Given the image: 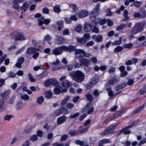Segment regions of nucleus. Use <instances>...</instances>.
<instances>
[{"mask_svg":"<svg viewBox=\"0 0 146 146\" xmlns=\"http://www.w3.org/2000/svg\"><path fill=\"white\" fill-rule=\"evenodd\" d=\"M116 117L114 115L110 116L108 117L104 121V123H106L108 122L111 121L114 119H115L116 118Z\"/></svg>","mask_w":146,"mask_h":146,"instance_id":"nucleus-28","label":"nucleus"},{"mask_svg":"<svg viewBox=\"0 0 146 146\" xmlns=\"http://www.w3.org/2000/svg\"><path fill=\"white\" fill-rule=\"evenodd\" d=\"M66 120V117L65 115H63L58 117L57 121L58 124L60 125L65 122Z\"/></svg>","mask_w":146,"mask_h":146,"instance_id":"nucleus-11","label":"nucleus"},{"mask_svg":"<svg viewBox=\"0 0 146 146\" xmlns=\"http://www.w3.org/2000/svg\"><path fill=\"white\" fill-rule=\"evenodd\" d=\"M101 144H104L106 143H110L111 142V140L108 139H104L100 141Z\"/></svg>","mask_w":146,"mask_h":146,"instance_id":"nucleus-30","label":"nucleus"},{"mask_svg":"<svg viewBox=\"0 0 146 146\" xmlns=\"http://www.w3.org/2000/svg\"><path fill=\"white\" fill-rule=\"evenodd\" d=\"M80 62L84 66H85L88 67L90 62L91 61L90 60H88L86 58H79Z\"/></svg>","mask_w":146,"mask_h":146,"instance_id":"nucleus-9","label":"nucleus"},{"mask_svg":"<svg viewBox=\"0 0 146 146\" xmlns=\"http://www.w3.org/2000/svg\"><path fill=\"white\" fill-rule=\"evenodd\" d=\"M21 98L23 100H26L29 99V97L27 95L25 94L21 96Z\"/></svg>","mask_w":146,"mask_h":146,"instance_id":"nucleus-60","label":"nucleus"},{"mask_svg":"<svg viewBox=\"0 0 146 146\" xmlns=\"http://www.w3.org/2000/svg\"><path fill=\"white\" fill-rule=\"evenodd\" d=\"M44 100V98L43 97V96H40L37 98L36 102L38 104L40 105L43 102Z\"/></svg>","mask_w":146,"mask_h":146,"instance_id":"nucleus-34","label":"nucleus"},{"mask_svg":"<svg viewBox=\"0 0 146 146\" xmlns=\"http://www.w3.org/2000/svg\"><path fill=\"white\" fill-rule=\"evenodd\" d=\"M122 39V37H120L119 40H117L116 41H113L112 43V44L113 45H118L120 44L121 42Z\"/></svg>","mask_w":146,"mask_h":146,"instance_id":"nucleus-37","label":"nucleus"},{"mask_svg":"<svg viewBox=\"0 0 146 146\" xmlns=\"http://www.w3.org/2000/svg\"><path fill=\"white\" fill-rule=\"evenodd\" d=\"M69 6L72 8V9L75 11H76L78 8L77 6L74 4H70L69 5Z\"/></svg>","mask_w":146,"mask_h":146,"instance_id":"nucleus-46","label":"nucleus"},{"mask_svg":"<svg viewBox=\"0 0 146 146\" xmlns=\"http://www.w3.org/2000/svg\"><path fill=\"white\" fill-rule=\"evenodd\" d=\"M69 75L73 80L78 83L81 82L85 79L84 74L78 70L70 72Z\"/></svg>","mask_w":146,"mask_h":146,"instance_id":"nucleus-1","label":"nucleus"},{"mask_svg":"<svg viewBox=\"0 0 146 146\" xmlns=\"http://www.w3.org/2000/svg\"><path fill=\"white\" fill-rule=\"evenodd\" d=\"M74 106V105L73 104L70 103H68L66 104L67 108L70 109H72Z\"/></svg>","mask_w":146,"mask_h":146,"instance_id":"nucleus-56","label":"nucleus"},{"mask_svg":"<svg viewBox=\"0 0 146 146\" xmlns=\"http://www.w3.org/2000/svg\"><path fill=\"white\" fill-rule=\"evenodd\" d=\"M102 36L101 35H99L97 36V38L96 41L98 42H101L102 41Z\"/></svg>","mask_w":146,"mask_h":146,"instance_id":"nucleus-50","label":"nucleus"},{"mask_svg":"<svg viewBox=\"0 0 146 146\" xmlns=\"http://www.w3.org/2000/svg\"><path fill=\"white\" fill-rule=\"evenodd\" d=\"M146 143V138L141 141L138 144V146H141L142 145Z\"/></svg>","mask_w":146,"mask_h":146,"instance_id":"nucleus-64","label":"nucleus"},{"mask_svg":"<svg viewBox=\"0 0 146 146\" xmlns=\"http://www.w3.org/2000/svg\"><path fill=\"white\" fill-rule=\"evenodd\" d=\"M50 79L51 85L53 86H56L58 84V82L57 80L51 78Z\"/></svg>","mask_w":146,"mask_h":146,"instance_id":"nucleus-43","label":"nucleus"},{"mask_svg":"<svg viewBox=\"0 0 146 146\" xmlns=\"http://www.w3.org/2000/svg\"><path fill=\"white\" fill-rule=\"evenodd\" d=\"M10 92L9 91H6L4 92L3 93L1 94V96H2L3 99V100H6L7 98V96L9 94Z\"/></svg>","mask_w":146,"mask_h":146,"instance_id":"nucleus-25","label":"nucleus"},{"mask_svg":"<svg viewBox=\"0 0 146 146\" xmlns=\"http://www.w3.org/2000/svg\"><path fill=\"white\" fill-rule=\"evenodd\" d=\"M69 99V97L68 96H67L61 102L62 104H65L68 101Z\"/></svg>","mask_w":146,"mask_h":146,"instance_id":"nucleus-49","label":"nucleus"},{"mask_svg":"<svg viewBox=\"0 0 146 146\" xmlns=\"http://www.w3.org/2000/svg\"><path fill=\"white\" fill-rule=\"evenodd\" d=\"M127 72L126 71H124L121 72L120 74V76L121 77H123L127 74Z\"/></svg>","mask_w":146,"mask_h":146,"instance_id":"nucleus-63","label":"nucleus"},{"mask_svg":"<svg viewBox=\"0 0 146 146\" xmlns=\"http://www.w3.org/2000/svg\"><path fill=\"white\" fill-rule=\"evenodd\" d=\"M100 18H97L91 22V24L93 26H97L98 24H100Z\"/></svg>","mask_w":146,"mask_h":146,"instance_id":"nucleus-32","label":"nucleus"},{"mask_svg":"<svg viewBox=\"0 0 146 146\" xmlns=\"http://www.w3.org/2000/svg\"><path fill=\"white\" fill-rule=\"evenodd\" d=\"M144 24L143 23H140L137 24V33L141 32L143 30Z\"/></svg>","mask_w":146,"mask_h":146,"instance_id":"nucleus-22","label":"nucleus"},{"mask_svg":"<svg viewBox=\"0 0 146 146\" xmlns=\"http://www.w3.org/2000/svg\"><path fill=\"white\" fill-rule=\"evenodd\" d=\"M74 47V49L72 52L74 51V52L76 55H78L80 54L78 56V58H83L84 57H88L90 56V54L88 53H86L85 51L82 49H76V46L72 45H70Z\"/></svg>","mask_w":146,"mask_h":146,"instance_id":"nucleus-3","label":"nucleus"},{"mask_svg":"<svg viewBox=\"0 0 146 146\" xmlns=\"http://www.w3.org/2000/svg\"><path fill=\"white\" fill-rule=\"evenodd\" d=\"M53 9L54 11L57 13H59L61 11V9L60 8V6L59 5L55 6L54 7Z\"/></svg>","mask_w":146,"mask_h":146,"instance_id":"nucleus-36","label":"nucleus"},{"mask_svg":"<svg viewBox=\"0 0 146 146\" xmlns=\"http://www.w3.org/2000/svg\"><path fill=\"white\" fill-rule=\"evenodd\" d=\"M57 25H58V29L59 31H60L64 28V22L62 20L57 21L56 22Z\"/></svg>","mask_w":146,"mask_h":146,"instance_id":"nucleus-15","label":"nucleus"},{"mask_svg":"<svg viewBox=\"0 0 146 146\" xmlns=\"http://www.w3.org/2000/svg\"><path fill=\"white\" fill-rule=\"evenodd\" d=\"M79 17L82 18L85 17L88 15L89 13L88 11L85 10L81 11L78 14H76Z\"/></svg>","mask_w":146,"mask_h":146,"instance_id":"nucleus-6","label":"nucleus"},{"mask_svg":"<svg viewBox=\"0 0 146 146\" xmlns=\"http://www.w3.org/2000/svg\"><path fill=\"white\" fill-rule=\"evenodd\" d=\"M7 57V55L6 54H4L1 56L0 58V64H1L5 60Z\"/></svg>","mask_w":146,"mask_h":146,"instance_id":"nucleus-58","label":"nucleus"},{"mask_svg":"<svg viewBox=\"0 0 146 146\" xmlns=\"http://www.w3.org/2000/svg\"><path fill=\"white\" fill-rule=\"evenodd\" d=\"M123 113V111L120 110L117 112L116 113H115L114 115L116 117V118H117L120 116Z\"/></svg>","mask_w":146,"mask_h":146,"instance_id":"nucleus-52","label":"nucleus"},{"mask_svg":"<svg viewBox=\"0 0 146 146\" xmlns=\"http://www.w3.org/2000/svg\"><path fill=\"white\" fill-rule=\"evenodd\" d=\"M63 112L59 108L56 110L54 111L55 115L57 116L61 115Z\"/></svg>","mask_w":146,"mask_h":146,"instance_id":"nucleus-42","label":"nucleus"},{"mask_svg":"<svg viewBox=\"0 0 146 146\" xmlns=\"http://www.w3.org/2000/svg\"><path fill=\"white\" fill-rule=\"evenodd\" d=\"M119 81V80L118 79L115 77H113L110 80L109 83L110 84L113 85L117 83Z\"/></svg>","mask_w":146,"mask_h":146,"instance_id":"nucleus-19","label":"nucleus"},{"mask_svg":"<svg viewBox=\"0 0 146 146\" xmlns=\"http://www.w3.org/2000/svg\"><path fill=\"white\" fill-rule=\"evenodd\" d=\"M76 39L77 42L83 44H85L87 42L86 40H85L83 37L80 38L76 37Z\"/></svg>","mask_w":146,"mask_h":146,"instance_id":"nucleus-20","label":"nucleus"},{"mask_svg":"<svg viewBox=\"0 0 146 146\" xmlns=\"http://www.w3.org/2000/svg\"><path fill=\"white\" fill-rule=\"evenodd\" d=\"M62 85L63 87L64 88L66 87L69 88L70 86V84L69 81L66 80L62 82Z\"/></svg>","mask_w":146,"mask_h":146,"instance_id":"nucleus-21","label":"nucleus"},{"mask_svg":"<svg viewBox=\"0 0 146 146\" xmlns=\"http://www.w3.org/2000/svg\"><path fill=\"white\" fill-rule=\"evenodd\" d=\"M113 130L109 126L106 128L102 132V135H108L109 134H111L114 133Z\"/></svg>","mask_w":146,"mask_h":146,"instance_id":"nucleus-8","label":"nucleus"},{"mask_svg":"<svg viewBox=\"0 0 146 146\" xmlns=\"http://www.w3.org/2000/svg\"><path fill=\"white\" fill-rule=\"evenodd\" d=\"M126 27V25L124 24H121L120 26H118L116 28V30L117 31H120L124 28Z\"/></svg>","mask_w":146,"mask_h":146,"instance_id":"nucleus-41","label":"nucleus"},{"mask_svg":"<svg viewBox=\"0 0 146 146\" xmlns=\"http://www.w3.org/2000/svg\"><path fill=\"white\" fill-rule=\"evenodd\" d=\"M123 49V47L120 46H117L114 49V51L115 53L121 52Z\"/></svg>","mask_w":146,"mask_h":146,"instance_id":"nucleus-38","label":"nucleus"},{"mask_svg":"<svg viewBox=\"0 0 146 146\" xmlns=\"http://www.w3.org/2000/svg\"><path fill=\"white\" fill-rule=\"evenodd\" d=\"M64 39L61 36H56L55 39L56 43L58 45L63 44L64 42Z\"/></svg>","mask_w":146,"mask_h":146,"instance_id":"nucleus-7","label":"nucleus"},{"mask_svg":"<svg viewBox=\"0 0 146 146\" xmlns=\"http://www.w3.org/2000/svg\"><path fill=\"white\" fill-rule=\"evenodd\" d=\"M44 39L47 41H49L52 39L51 37L48 34H47L44 37Z\"/></svg>","mask_w":146,"mask_h":146,"instance_id":"nucleus-55","label":"nucleus"},{"mask_svg":"<svg viewBox=\"0 0 146 146\" xmlns=\"http://www.w3.org/2000/svg\"><path fill=\"white\" fill-rule=\"evenodd\" d=\"M96 84V80H94L88 82L86 86L87 90H89L92 88L94 85Z\"/></svg>","mask_w":146,"mask_h":146,"instance_id":"nucleus-17","label":"nucleus"},{"mask_svg":"<svg viewBox=\"0 0 146 146\" xmlns=\"http://www.w3.org/2000/svg\"><path fill=\"white\" fill-rule=\"evenodd\" d=\"M39 49H37L35 48L30 47L27 49L26 53L28 54H31L35 53Z\"/></svg>","mask_w":146,"mask_h":146,"instance_id":"nucleus-14","label":"nucleus"},{"mask_svg":"<svg viewBox=\"0 0 146 146\" xmlns=\"http://www.w3.org/2000/svg\"><path fill=\"white\" fill-rule=\"evenodd\" d=\"M29 7V5L28 4L24 3L22 6L20 8L21 10H24L25 11H26V9L28 8Z\"/></svg>","mask_w":146,"mask_h":146,"instance_id":"nucleus-35","label":"nucleus"},{"mask_svg":"<svg viewBox=\"0 0 146 146\" xmlns=\"http://www.w3.org/2000/svg\"><path fill=\"white\" fill-rule=\"evenodd\" d=\"M28 78L31 82H34L35 81V79L33 78L32 75L29 73L28 74Z\"/></svg>","mask_w":146,"mask_h":146,"instance_id":"nucleus-54","label":"nucleus"},{"mask_svg":"<svg viewBox=\"0 0 146 146\" xmlns=\"http://www.w3.org/2000/svg\"><path fill=\"white\" fill-rule=\"evenodd\" d=\"M15 99V96H13L7 101V103L10 104H12L14 102Z\"/></svg>","mask_w":146,"mask_h":146,"instance_id":"nucleus-33","label":"nucleus"},{"mask_svg":"<svg viewBox=\"0 0 146 146\" xmlns=\"http://www.w3.org/2000/svg\"><path fill=\"white\" fill-rule=\"evenodd\" d=\"M4 101L2 99H0V111H3L5 109Z\"/></svg>","mask_w":146,"mask_h":146,"instance_id":"nucleus-29","label":"nucleus"},{"mask_svg":"<svg viewBox=\"0 0 146 146\" xmlns=\"http://www.w3.org/2000/svg\"><path fill=\"white\" fill-rule=\"evenodd\" d=\"M24 61V58L23 57H21L19 58L16 63L15 64V66L18 68H21L22 67V64Z\"/></svg>","mask_w":146,"mask_h":146,"instance_id":"nucleus-12","label":"nucleus"},{"mask_svg":"<svg viewBox=\"0 0 146 146\" xmlns=\"http://www.w3.org/2000/svg\"><path fill=\"white\" fill-rule=\"evenodd\" d=\"M92 25L89 23H86L84 25V30L86 32H88L92 31Z\"/></svg>","mask_w":146,"mask_h":146,"instance_id":"nucleus-13","label":"nucleus"},{"mask_svg":"<svg viewBox=\"0 0 146 146\" xmlns=\"http://www.w3.org/2000/svg\"><path fill=\"white\" fill-rule=\"evenodd\" d=\"M25 39V38L23 35L21 33H19L17 35L15 36V40H23Z\"/></svg>","mask_w":146,"mask_h":146,"instance_id":"nucleus-16","label":"nucleus"},{"mask_svg":"<svg viewBox=\"0 0 146 146\" xmlns=\"http://www.w3.org/2000/svg\"><path fill=\"white\" fill-rule=\"evenodd\" d=\"M139 11L142 14V15L144 16L145 17H146V11H145V9L144 7H140L139 10Z\"/></svg>","mask_w":146,"mask_h":146,"instance_id":"nucleus-39","label":"nucleus"},{"mask_svg":"<svg viewBox=\"0 0 146 146\" xmlns=\"http://www.w3.org/2000/svg\"><path fill=\"white\" fill-rule=\"evenodd\" d=\"M50 79H49L46 81L44 83V85L45 87H48L51 85Z\"/></svg>","mask_w":146,"mask_h":146,"instance_id":"nucleus-47","label":"nucleus"},{"mask_svg":"<svg viewBox=\"0 0 146 146\" xmlns=\"http://www.w3.org/2000/svg\"><path fill=\"white\" fill-rule=\"evenodd\" d=\"M87 100L89 101L90 103L92 102L93 100V96L90 94L88 93L85 94Z\"/></svg>","mask_w":146,"mask_h":146,"instance_id":"nucleus-26","label":"nucleus"},{"mask_svg":"<svg viewBox=\"0 0 146 146\" xmlns=\"http://www.w3.org/2000/svg\"><path fill=\"white\" fill-rule=\"evenodd\" d=\"M136 123V121H133L131 123V125L124 127L118 133V136L122 134H123L125 135L130 134L131 133V130L128 129L132 127Z\"/></svg>","mask_w":146,"mask_h":146,"instance_id":"nucleus-4","label":"nucleus"},{"mask_svg":"<svg viewBox=\"0 0 146 146\" xmlns=\"http://www.w3.org/2000/svg\"><path fill=\"white\" fill-rule=\"evenodd\" d=\"M61 87L60 86L56 87L54 89V93L56 94H58L61 93Z\"/></svg>","mask_w":146,"mask_h":146,"instance_id":"nucleus-24","label":"nucleus"},{"mask_svg":"<svg viewBox=\"0 0 146 146\" xmlns=\"http://www.w3.org/2000/svg\"><path fill=\"white\" fill-rule=\"evenodd\" d=\"M74 47L71 46H68L65 45L53 49V54L55 55H60L62 53L64 50L72 52L74 50Z\"/></svg>","mask_w":146,"mask_h":146,"instance_id":"nucleus-2","label":"nucleus"},{"mask_svg":"<svg viewBox=\"0 0 146 146\" xmlns=\"http://www.w3.org/2000/svg\"><path fill=\"white\" fill-rule=\"evenodd\" d=\"M37 139V136L35 134L31 136L30 138V140L33 141H36Z\"/></svg>","mask_w":146,"mask_h":146,"instance_id":"nucleus-48","label":"nucleus"},{"mask_svg":"<svg viewBox=\"0 0 146 146\" xmlns=\"http://www.w3.org/2000/svg\"><path fill=\"white\" fill-rule=\"evenodd\" d=\"M81 25L80 24H78L76 27L75 30L78 33H80L81 29Z\"/></svg>","mask_w":146,"mask_h":146,"instance_id":"nucleus-53","label":"nucleus"},{"mask_svg":"<svg viewBox=\"0 0 146 146\" xmlns=\"http://www.w3.org/2000/svg\"><path fill=\"white\" fill-rule=\"evenodd\" d=\"M48 74V73L47 71H43L40 74L36 75L35 78L36 80H41L43 78L46 76Z\"/></svg>","mask_w":146,"mask_h":146,"instance_id":"nucleus-10","label":"nucleus"},{"mask_svg":"<svg viewBox=\"0 0 146 146\" xmlns=\"http://www.w3.org/2000/svg\"><path fill=\"white\" fill-rule=\"evenodd\" d=\"M23 107V102L21 101H19L17 104L16 106V108L17 109L19 110L21 109Z\"/></svg>","mask_w":146,"mask_h":146,"instance_id":"nucleus-27","label":"nucleus"},{"mask_svg":"<svg viewBox=\"0 0 146 146\" xmlns=\"http://www.w3.org/2000/svg\"><path fill=\"white\" fill-rule=\"evenodd\" d=\"M139 93L142 95H143L146 93V90L143 89H140L139 91Z\"/></svg>","mask_w":146,"mask_h":146,"instance_id":"nucleus-62","label":"nucleus"},{"mask_svg":"<svg viewBox=\"0 0 146 146\" xmlns=\"http://www.w3.org/2000/svg\"><path fill=\"white\" fill-rule=\"evenodd\" d=\"M133 46V44L131 43L129 44H125L124 47L125 48H130Z\"/></svg>","mask_w":146,"mask_h":146,"instance_id":"nucleus-61","label":"nucleus"},{"mask_svg":"<svg viewBox=\"0 0 146 146\" xmlns=\"http://www.w3.org/2000/svg\"><path fill=\"white\" fill-rule=\"evenodd\" d=\"M93 27V29H92V31L93 32L97 33L99 32V29L98 28L96 27V26L93 25L92 28Z\"/></svg>","mask_w":146,"mask_h":146,"instance_id":"nucleus-51","label":"nucleus"},{"mask_svg":"<svg viewBox=\"0 0 146 146\" xmlns=\"http://www.w3.org/2000/svg\"><path fill=\"white\" fill-rule=\"evenodd\" d=\"M90 103H88L81 110V111L83 112L84 111H87L90 108Z\"/></svg>","mask_w":146,"mask_h":146,"instance_id":"nucleus-23","label":"nucleus"},{"mask_svg":"<svg viewBox=\"0 0 146 146\" xmlns=\"http://www.w3.org/2000/svg\"><path fill=\"white\" fill-rule=\"evenodd\" d=\"M44 18L43 17H41L40 18L38 19V25L39 26H42L44 23Z\"/></svg>","mask_w":146,"mask_h":146,"instance_id":"nucleus-40","label":"nucleus"},{"mask_svg":"<svg viewBox=\"0 0 146 146\" xmlns=\"http://www.w3.org/2000/svg\"><path fill=\"white\" fill-rule=\"evenodd\" d=\"M128 11L125 10L124 12V16L125 17V18L123 19V21H127L129 19V17H127Z\"/></svg>","mask_w":146,"mask_h":146,"instance_id":"nucleus-45","label":"nucleus"},{"mask_svg":"<svg viewBox=\"0 0 146 146\" xmlns=\"http://www.w3.org/2000/svg\"><path fill=\"white\" fill-rule=\"evenodd\" d=\"M119 121H117V122L114 123L112 124L111 125H110L109 127H110V128L113 130V128H114L115 127L117 126L119 124Z\"/></svg>","mask_w":146,"mask_h":146,"instance_id":"nucleus-44","label":"nucleus"},{"mask_svg":"<svg viewBox=\"0 0 146 146\" xmlns=\"http://www.w3.org/2000/svg\"><path fill=\"white\" fill-rule=\"evenodd\" d=\"M100 4H98L96 5L95 8L90 13V15L91 17L95 18L98 15L100 10Z\"/></svg>","mask_w":146,"mask_h":146,"instance_id":"nucleus-5","label":"nucleus"},{"mask_svg":"<svg viewBox=\"0 0 146 146\" xmlns=\"http://www.w3.org/2000/svg\"><path fill=\"white\" fill-rule=\"evenodd\" d=\"M53 93L51 91H46L44 93V97L47 99H50L52 98Z\"/></svg>","mask_w":146,"mask_h":146,"instance_id":"nucleus-18","label":"nucleus"},{"mask_svg":"<svg viewBox=\"0 0 146 146\" xmlns=\"http://www.w3.org/2000/svg\"><path fill=\"white\" fill-rule=\"evenodd\" d=\"M8 78H14L16 75V74L12 71H10L7 73Z\"/></svg>","mask_w":146,"mask_h":146,"instance_id":"nucleus-31","label":"nucleus"},{"mask_svg":"<svg viewBox=\"0 0 146 146\" xmlns=\"http://www.w3.org/2000/svg\"><path fill=\"white\" fill-rule=\"evenodd\" d=\"M12 116L11 115H6L4 117V120L5 121H9L12 117Z\"/></svg>","mask_w":146,"mask_h":146,"instance_id":"nucleus-59","label":"nucleus"},{"mask_svg":"<svg viewBox=\"0 0 146 146\" xmlns=\"http://www.w3.org/2000/svg\"><path fill=\"white\" fill-rule=\"evenodd\" d=\"M68 137V136L66 134L63 135L61 137V140L62 141H65Z\"/></svg>","mask_w":146,"mask_h":146,"instance_id":"nucleus-57","label":"nucleus"}]
</instances>
